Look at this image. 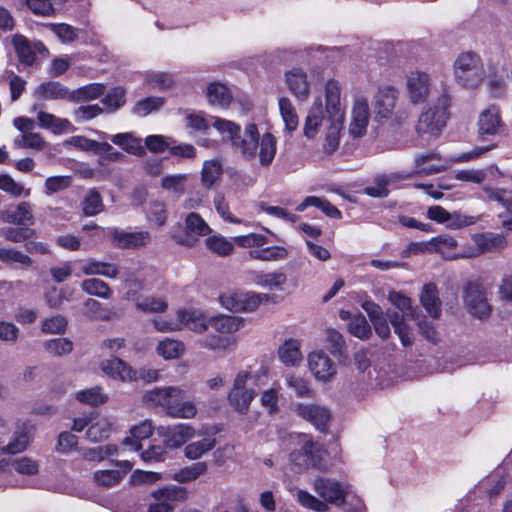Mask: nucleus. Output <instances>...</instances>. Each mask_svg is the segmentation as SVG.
Wrapping results in <instances>:
<instances>
[{"label":"nucleus","instance_id":"nucleus-1","mask_svg":"<svg viewBox=\"0 0 512 512\" xmlns=\"http://www.w3.org/2000/svg\"><path fill=\"white\" fill-rule=\"evenodd\" d=\"M185 125L192 132H205L210 123L201 112H189L185 116ZM211 125L223 140L230 141L244 159L254 160L258 157L263 167L272 164L277 151V140L271 132H265L260 136L254 123L247 124L242 132L240 125L218 117H211Z\"/></svg>","mask_w":512,"mask_h":512},{"label":"nucleus","instance_id":"nucleus-2","mask_svg":"<svg viewBox=\"0 0 512 512\" xmlns=\"http://www.w3.org/2000/svg\"><path fill=\"white\" fill-rule=\"evenodd\" d=\"M342 88L337 80L330 79L325 84V110L328 114V126L325 128L320 153L330 157L339 148L345 108L341 98Z\"/></svg>","mask_w":512,"mask_h":512},{"label":"nucleus","instance_id":"nucleus-3","mask_svg":"<svg viewBox=\"0 0 512 512\" xmlns=\"http://www.w3.org/2000/svg\"><path fill=\"white\" fill-rule=\"evenodd\" d=\"M312 487L322 499L302 489L296 491L295 498L300 505L316 512H327L328 504L336 506L344 504L346 497L351 492L349 484L325 477L314 479Z\"/></svg>","mask_w":512,"mask_h":512},{"label":"nucleus","instance_id":"nucleus-4","mask_svg":"<svg viewBox=\"0 0 512 512\" xmlns=\"http://www.w3.org/2000/svg\"><path fill=\"white\" fill-rule=\"evenodd\" d=\"M185 391L177 386L157 387L143 395V401L154 407H161L165 412L179 419H192L197 414V407L192 401H184Z\"/></svg>","mask_w":512,"mask_h":512},{"label":"nucleus","instance_id":"nucleus-5","mask_svg":"<svg viewBox=\"0 0 512 512\" xmlns=\"http://www.w3.org/2000/svg\"><path fill=\"white\" fill-rule=\"evenodd\" d=\"M455 82L465 89H476L485 79V69L481 57L471 51L460 53L453 62Z\"/></svg>","mask_w":512,"mask_h":512},{"label":"nucleus","instance_id":"nucleus-6","mask_svg":"<svg viewBox=\"0 0 512 512\" xmlns=\"http://www.w3.org/2000/svg\"><path fill=\"white\" fill-rule=\"evenodd\" d=\"M450 103L451 97L444 91L439 95L434 105L425 107L416 124L417 133L419 135L437 136L448 119Z\"/></svg>","mask_w":512,"mask_h":512},{"label":"nucleus","instance_id":"nucleus-7","mask_svg":"<svg viewBox=\"0 0 512 512\" xmlns=\"http://www.w3.org/2000/svg\"><path fill=\"white\" fill-rule=\"evenodd\" d=\"M325 450L323 446L306 434L298 435L294 450L290 454L291 465L297 472L321 466Z\"/></svg>","mask_w":512,"mask_h":512},{"label":"nucleus","instance_id":"nucleus-8","mask_svg":"<svg viewBox=\"0 0 512 512\" xmlns=\"http://www.w3.org/2000/svg\"><path fill=\"white\" fill-rule=\"evenodd\" d=\"M256 380V376L247 370L239 371L233 381V386L228 393L229 405L239 414L245 415L255 397V389L250 384Z\"/></svg>","mask_w":512,"mask_h":512},{"label":"nucleus","instance_id":"nucleus-9","mask_svg":"<svg viewBox=\"0 0 512 512\" xmlns=\"http://www.w3.org/2000/svg\"><path fill=\"white\" fill-rule=\"evenodd\" d=\"M463 303L467 311L479 319H486L491 315L492 307L488 302L486 289L478 282L465 285Z\"/></svg>","mask_w":512,"mask_h":512},{"label":"nucleus","instance_id":"nucleus-10","mask_svg":"<svg viewBox=\"0 0 512 512\" xmlns=\"http://www.w3.org/2000/svg\"><path fill=\"white\" fill-rule=\"evenodd\" d=\"M269 295L251 291H229L220 296L221 305L231 311H254L263 302L269 301Z\"/></svg>","mask_w":512,"mask_h":512},{"label":"nucleus","instance_id":"nucleus-11","mask_svg":"<svg viewBox=\"0 0 512 512\" xmlns=\"http://www.w3.org/2000/svg\"><path fill=\"white\" fill-rule=\"evenodd\" d=\"M370 121V107L368 98L361 92H355L353 95L351 116L349 123V134L354 137H362Z\"/></svg>","mask_w":512,"mask_h":512},{"label":"nucleus","instance_id":"nucleus-12","mask_svg":"<svg viewBox=\"0 0 512 512\" xmlns=\"http://www.w3.org/2000/svg\"><path fill=\"white\" fill-rule=\"evenodd\" d=\"M154 503L150 504L149 512H173L174 505L184 502L188 497L185 487L169 485L152 492Z\"/></svg>","mask_w":512,"mask_h":512},{"label":"nucleus","instance_id":"nucleus-13","mask_svg":"<svg viewBox=\"0 0 512 512\" xmlns=\"http://www.w3.org/2000/svg\"><path fill=\"white\" fill-rule=\"evenodd\" d=\"M307 362L309 371L318 382H331L337 374L336 363L322 349L310 352Z\"/></svg>","mask_w":512,"mask_h":512},{"label":"nucleus","instance_id":"nucleus-14","mask_svg":"<svg viewBox=\"0 0 512 512\" xmlns=\"http://www.w3.org/2000/svg\"><path fill=\"white\" fill-rule=\"evenodd\" d=\"M284 81L289 92L299 102H306L314 85V76L308 75L299 67H293L284 74Z\"/></svg>","mask_w":512,"mask_h":512},{"label":"nucleus","instance_id":"nucleus-15","mask_svg":"<svg viewBox=\"0 0 512 512\" xmlns=\"http://www.w3.org/2000/svg\"><path fill=\"white\" fill-rule=\"evenodd\" d=\"M157 433L163 438L165 447L178 449L196 435V430L188 423H177L171 426H159Z\"/></svg>","mask_w":512,"mask_h":512},{"label":"nucleus","instance_id":"nucleus-16","mask_svg":"<svg viewBox=\"0 0 512 512\" xmlns=\"http://www.w3.org/2000/svg\"><path fill=\"white\" fill-rule=\"evenodd\" d=\"M0 220L16 226L30 227L35 224L33 204L22 201L0 210Z\"/></svg>","mask_w":512,"mask_h":512},{"label":"nucleus","instance_id":"nucleus-17","mask_svg":"<svg viewBox=\"0 0 512 512\" xmlns=\"http://www.w3.org/2000/svg\"><path fill=\"white\" fill-rule=\"evenodd\" d=\"M398 99V91L390 85L379 87L373 98V109L376 119L391 118Z\"/></svg>","mask_w":512,"mask_h":512},{"label":"nucleus","instance_id":"nucleus-18","mask_svg":"<svg viewBox=\"0 0 512 512\" xmlns=\"http://www.w3.org/2000/svg\"><path fill=\"white\" fill-rule=\"evenodd\" d=\"M296 414L310 422L316 429L324 431L331 419L329 409L317 403H298L295 406Z\"/></svg>","mask_w":512,"mask_h":512},{"label":"nucleus","instance_id":"nucleus-19","mask_svg":"<svg viewBox=\"0 0 512 512\" xmlns=\"http://www.w3.org/2000/svg\"><path fill=\"white\" fill-rule=\"evenodd\" d=\"M210 231L206 221L198 213L191 212L185 218V234L176 237V241L181 245L193 246L199 237L208 235Z\"/></svg>","mask_w":512,"mask_h":512},{"label":"nucleus","instance_id":"nucleus-20","mask_svg":"<svg viewBox=\"0 0 512 512\" xmlns=\"http://www.w3.org/2000/svg\"><path fill=\"white\" fill-rule=\"evenodd\" d=\"M406 88L413 104L424 102L430 92V77L422 71H411L406 78Z\"/></svg>","mask_w":512,"mask_h":512},{"label":"nucleus","instance_id":"nucleus-21","mask_svg":"<svg viewBox=\"0 0 512 512\" xmlns=\"http://www.w3.org/2000/svg\"><path fill=\"white\" fill-rule=\"evenodd\" d=\"M415 170L410 173H404V175H410V178L414 175H434L441 173L447 169L445 162L441 160L440 155L437 152H423L417 154L414 159Z\"/></svg>","mask_w":512,"mask_h":512},{"label":"nucleus","instance_id":"nucleus-22","mask_svg":"<svg viewBox=\"0 0 512 512\" xmlns=\"http://www.w3.org/2000/svg\"><path fill=\"white\" fill-rule=\"evenodd\" d=\"M502 127L503 121L500 109L497 106L491 105L479 114L477 131L480 138L485 139L490 136H495Z\"/></svg>","mask_w":512,"mask_h":512},{"label":"nucleus","instance_id":"nucleus-23","mask_svg":"<svg viewBox=\"0 0 512 512\" xmlns=\"http://www.w3.org/2000/svg\"><path fill=\"white\" fill-rule=\"evenodd\" d=\"M108 234L115 245L123 249H138L146 246L151 241V235L148 231L124 232L113 227L108 228Z\"/></svg>","mask_w":512,"mask_h":512},{"label":"nucleus","instance_id":"nucleus-24","mask_svg":"<svg viewBox=\"0 0 512 512\" xmlns=\"http://www.w3.org/2000/svg\"><path fill=\"white\" fill-rule=\"evenodd\" d=\"M324 111L326 112L321 98H315L307 112L303 125V135L306 139L314 140L318 136L325 119Z\"/></svg>","mask_w":512,"mask_h":512},{"label":"nucleus","instance_id":"nucleus-25","mask_svg":"<svg viewBox=\"0 0 512 512\" xmlns=\"http://www.w3.org/2000/svg\"><path fill=\"white\" fill-rule=\"evenodd\" d=\"M33 110L36 111L37 125L42 129L48 130L55 135L75 130L73 124L66 118H60L52 113L37 110L36 105L33 106Z\"/></svg>","mask_w":512,"mask_h":512},{"label":"nucleus","instance_id":"nucleus-26","mask_svg":"<svg viewBox=\"0 0 512 512\" xmlns=\"http://www.w3.org/2000/svg\"><path fill=\"white\" fill-rule=\"evenodd\" d=\"M362 308L369 316L376 334L382 339L388 338L391 333L388 313H393L394 311H387L385 314L382 308L373 301H365L362 304Z\"/></svg>","mask_w":512,"mask_h":512},{"label":"nucleus","instance_id":"nucleus-27","mask_svg":"<svg viewBox=\"0 0 512 512\" xmlns=\"http://www.w3.org/2000/svg\"><path fill=\"white\" fill-rule=\"evenodd\" d=\"M102 371L114 380L131 382L137 379V370L119 358L107 359L101 363Z\"/></svg>","mask_w":512,"mask_h":512},{"label":"nucleus","instance_id":"nucleus-28","mask_svg":"<svg viewBox=\"0 0 512 512\" xmlns=\"http://www.w3.org/2000/svg\"><path fill=\"white\" fill-rule=\"evenodd\" d=\"M126 300L133 302L138 310L145 313H164L168 309V302L162 296H143L130 291Z\"/></svg>","mask_w":512,"mask_h":512},{"label":"nucleus","instance_id":"nucleus-29","mask_svg":"<svg viewBox=\"0 0 512 512\" xmlns=\"http://www.w3.org/2000/svg\"><path fill=\"white\" fill-rule=\"evenodd\" d=\"M12 43L19 61L29 66L34 63L36 53H42L46 50L41 42L30 43L28 39L22 35H14Z\"/></svg>","mask_w":512,"mask_h":512},{"label":"nucleus","instance_id":"nucleus-30","mask_svg":"<svg viewBox=\"0 0 512 512\" xmlns=\"http://www.w3.org/2000/svg\"><path fill=\"white\" fill-rule=\"evenodd\" d=\"M177 315L181 321V330L187 328L195 333H203L209 326L207 316L198 309L183 308L177 310Z\"/></svg>","mask_w":512,"mask_h":512},{"label":"nucleus","instance_id":"nucleus-31","mask_svg":"<svg viewBox=\"0 0 512 512\" xmlns=\"http://www.w3.org/2000/svg\"><path fill=\"white\" fill-rule=\"evenodd\" d=\"M34 97L42 100H68L71 101V92L57 81H48L39 84L34 90Z\"/></svg>","mask_w":512,"mask_h":512},{"label":"nucleus","instance_id":"nucleus-32","mask_svg":"<svg viewBox=\"0 0 512 512\" xmlns=\"http://www.w3.org/2000/svg\"><path fill=\"white\" fill-rule=\"evenodd\" d=\"M252 282L262 288L268 290H283L284 285L287 283V275L280 270L272 272H252Z\"/></svg>","mask_w":512,"mask_h":512},{"label":"nucleus","instance_id":"nucleus-33","mask_svg":"<svg viewBox=\"0 0 512 512\" xmlns=\"http://www.w3.org/2000/svg\"><path fill=\"white\" fill-rule=\"evenodd\" d=\"M431 251L439 253L447 260L462 259L460 257V248L458 242L452 236L442 235L434 237L430 240Z\"/></svg>","mask_w":512,"mask_h":512},{"label":"nucleus","instance_id":"nucleus-34","mask_svg":"<svg viewBox=\"0 0 512 512\" xmlns=\"http://www.w3.org/2000/svg\"><path fill=\"white\" fill-rule=\"evenodd\" d=\"M410 178V175H404V173H391L388 175H382L375 179L373 185L365 188V193L371 197L384 198L388 196V186Z\"/></svg>","mask_w":512,"mask_h":512},{"label":"nucleus","instance_id":"nucleus-35","mask_svg":"<svg viewBox=\"0 0 512 512\" xmlns=\"http://www.w3.org/2000/svg\"><path fill=\"white\" fill-rule=\"evenodd\" d=\"M111 141L126 153L142 157L145 155V147L141 138L133 132L118 133L111 136Z\"/></svg>","mask_w":512,"mask_h":512},{"label":"nucleus","instance_id":"nucleus-36","mask_svg":"<svg viewBox=\"0 0 512 512\" xmlns=\"http://www.w3.org/2000/svg\"><path fill=\"white\" fill-rule=\"evenodd\" d=\"M81 270L87 276L99 275L109 279H115L120 275V269L116 264L96 259L86 260Z\"/></svg>","mask_w":512,"mask_h":512},{"label":"nucleus","instance_id":"nucleus-37","mask_svg":"<svg viewBox=\"0 0 512 512\" xmlns=\"http://www.w3.org/2000/svg\"><path fill=\"white\" fill-rule=\"evenodd\" d=\"M205 95L210 105L220 108H227L233 99L230 89L221 82H211L208 84Z\"/></svg>","mask_w":512,"mask_h":512},{"label":"nucleus","instance_id":"nucleus-38","mask_svg":"<svg viewBox=\"0 0 512 512\" xmlns=\"http://www.w3.org/2000/svg\"><path fill=\"white\" fill-rule=\"evenodd\" d=\"M300 348L299 340L293 338L285 340L278 349L280 361L288 367L299 366L303 359Z\"/></svg>","mask_w":512,"mask_h":512},{"label":"nucleus","instance_id":"nucleus-39","mask_svg":"<svg viewBox=\"0 0 512 512\" xmlns=\"http://www.w3.org/2000/svg\"><path fill=\"white\" fill-rule=\"evenodd\" d=\"M420 301L430 317L434 319H438L440 317L442 312L441 300L439 299L436 285L432 283L424 285L420 295Z\"/></svg>","mask_w":512,"mask_h":512},{"label":"nucleus","instance_id":"nucleus-40","mask_svg":"<svg viewBox=\"0 0 512 512\" xmlns=\"http://www.w3.org/2000/svg\"><path fill=\"white\" fill-rule=\"evenodd\" d=\"M477 247L480 256L486 253L500 252L507 247V239L504 234L484 232L478 233Z\"/></svg>","mask_w":512,"mask_h":512},{"label":"nucleus","instance_id":"nucleus-41","mask_svg":"<svg viewBox=\"0 0 512 512\" xmlns=\"http://www.w3.org/2000/svg\"><path fill=\"white\" fill-rule=\"evenodd\" d=\"M389 322L391 323L395 334L399 337L401 344L404 347H410L415 341V334L413 329L406 323L404 315H400L399 312L394 311L388 313Z\"/></svg>","mask_w":512,"mask_h":512},{"label":"nucleus","instance_id":"nucleus-42","mask_svg":"<svg viewBox=\"0 0 512 512\" xmlns=\"http://www.w3.org/2000/svg\"><path fill=\"white\" fill-rule=\"evenodd\" d=\"M216 446V439L212 435L188 443L183 450L184 456L189 460H198L212 451Z\"/></svg>","mask_w":512,"mask_h":512},{"label":"nucleus","instance_id":"nucleus-43","mask_svg":"<svg viewBox=\"0 0 512 512\" xmlns=\"http://www.w3.org/2000/svg\"><path fill=\"white\" fill-rule=\"evenodd\" d=\"M209 325L220 334L232 335L244 326V320L237 316L220 315L210 319Z\"/></svg>","mask_w":512,"mask_h":512},{"label":"nucleus","instance_id":"nucleus-44","mask_svg":"<svg viewBox=\"0 0 512 512\" xmlns=\"http://www.w3.org/2000/svg\"><path fill=\"white\" fill-rule=\"evenodd\" d=\"M278 108L285 131L288 133L295 131L298 127L299 119L292 101L288 97L282 96L278 99Z\"/></svg>","mask_w":512,"mask_h":512},{"label":"nucleus","instance_id":"nucleus-45","mask_svg":"<svg viewBox=\"0 0 512 512\" xmlns=\"http://www.w3.org/2000/svg\"><path fill=\"white\" fill-rule=\"evenodd\" d=\"M131 437L125 438L123 444L131 450L138 451L141 449L140 440L149 438L153 433V425L150 420H145L131 428Z\"/></svg>","mask_w":512,"mask_h":512},{"label":"nucleus","instance_id":"nucleus-46","mask_svg":"<svg viewBox=\"0 0 512 512\" xmlns=\"http://www.w3.org/2000/svg\"><path fill=\"white\" fill-rule=\"evenodd\" d=\"M184 352V343L173 338H164L160 340L156 346V353L165 360L178 359Z\"/></svg>","mask_w":512,"mask_h":512},{"label":"nucleus","instance_id":"nucleus-47","mask_svg":"<svg viewBox=\"0 0 512 512\" xmlns=\"http://www.w3.org/2000/svg\"><path fill=\"white\" fill-rule=\"evenodd\" d=\"M144 82L153 89L165 91L176 84V76L169 72L151 71L145 73Z\"/></svg>","mask_w":512,"mask_h":512},{"label":"nucleus","instance_id":"nucleus-48","mask_svg":"<svg viewBox=\"0 0 512 512\" xmlns=\"http://www.w3.org/2000/svg\"><path fill=\"white\" fill-rule=\"evenodd\" d=\"M112 422L105 416H92L91 424L87 429V437L92 442L106 439L111 431Z\"/></svg>","mask_w":512,"mask_h":512},{"label":"nucleus","instance_id":"nucleus-49","mask_svg":"<svg viewBox=\"0 0 512 512\" xmlns=\"http://www.w3.org/2000/svg\"><path fill=\"white\" fill-rule=\"evenodd\" d=\"M208 469L206 462H195L189 466H185L173 473L171 478L178 483H189L197 480L206 473Z\"/></svg>","mask_w":512,"mask_h":512},{"label":"nucleus","instance_id":"nucleus-50","mask_svg":"<svg viewBox=\"0 0 512 512\" xmlns=\"http://www.w3.org/2000/svg\"><path fill=\"white\" fill-rule=\"evenodd\" d=\"M288 250L284 246H270L260 249H251L248 255L251 259L260 261H281L288 257Z\"/></svg>","mask_w":512,"mask_h":512},{"label":"nucleus","instance_id":"nucleus-51","mask_svg":"<svg viewBox=\"0 0 512 512\" xmlns=\"http://www.w3.org/2000/svg\"><path fill=\"white\" fill-rule=\"evenodd\" d=\"M314 206L321 209L328 217L339 219L341 218L340 210L328 202L326 199L319 198L316 196L306 197L297 207L296 210L299 212L304 211L307 207Z\"/></svg>","mask_w":512,"mask_h":512},{"label":"nucleus","instance_id":"nucleus-52","mask_svg":"<svg viewBox=\"0 0 512 512\" xmlns=\"http://www.w3.org/2000/svg\"><path fill=\"white\" fill-rule=\"evenodd\" d=\"M222 165L218 160H207L201 170V183L205 188H211L221 178Z\"/></svg>","mask_w":512,"mask_h":512},{"label":"nucleus","instance_id":"nucleus-53","mask_svg":"<svg viewBox=\"0 0 512 512\" xmlns=\"http://www.w3.org/2000/svg\"><path fill=\"white\" fill-rule=\"evenodd\" d=\"M81 288L85 293L103 299H109L112 295V290L109 285L98 278H88L83 280Z\"/></svg>","mask_w":512,"mask_h":512},{"label":"nucleus","instance_id":"nucleus-54","mask_svg":"<svg viewBox=\"0 0 512 512\" xmlns=\"http://www.w3.org/2000/svg\"><path fill=\"white\" fill-rule=\"evenodd\" d=\"M75 398L82 404L97 406L104 404L108 400V396L102 391V388L95 386L92 388L78 391Z\"/></svg>","mask_w":512,"mask_h":512},{"label":"nucleus","instance_id":"nucleus-55","mask_svg":"<svg viewBox=\"0 0 512 512\" xmlns=\"http://www.w3.org/2000/svg\"><path fill=\"white\" fill-rule=\"evenodd\" d=\"M285 383L289 389L295 392L297 397L311 398L314 396V391L308 381L301 376L290 373L286 374Z\"/></svg>","mask_w":512,"mask_h":512},{"label":"nucleus","instance_id":"nucleus-56","mask_svg":"<svg viewBox=\"0 0 512 512\" xmlns=\"http://www.w3.org/2000/svg\"><path fill=\"white\" fill-rule=\"evenodd\" d=\"M105 92L104 85L100 83H92L83 86L71 92V102H82L94 100L103 95Z\"/></svg>","mask_w":512,"mask_h":512},{"label":"nucleus","instance_id":"nucleus-57","mask_svg":"<svg viewBox=\"0 0 512 512\" xmlns=\"http://www.w3.org/2000/svg\"><path fill=\"white\" fill-rule=\"evenodd\" d=\"M36 234L35 229L25 226L6 227L0 230V235L7 241L19 243L26 241Z\"/></svg>","mask_w":512,"mask_h":512},{"label":"nucleus","instance_id":"nucleus-58","mask_svg":"<svg viewBox=\"0 0 512 512\" xmlns=\"http://www.w3.org/2000/svg\"><path fill=\"white\" fill-rule=\"evenodd\" d=\"M13 144L17 148L42 150L45 146V139L40 133L32 131L16 137Z\"/></svg>","mask_w":512,"mask_h":512},{"label":"nucleus","instance_id":"nucleus-59","mask_svg":"<svg viewBox=\"0 0 512 512\" xmlns=\"http://www.w3.org/2000/svg\"><path fill=\"white\" fill-rule=\"evenodd\" d=\"M236 343L237 338L236 336L233 335H210L207 336L206 339L203 341V346L211 350L225 351L235 347Z\"/></svg>","mask_w":512,"mask_h":512},{"label":"nucleus","instance_id":"nucleus-60","mask_svg":"<svg viewBox=\"0 0 512 512\" xmlns=\"http://www.w3.org/2000/svg\"><path fill=\"white\" fill-rule=\"evenodd\" d=\"M388 300L400 311V315H404V317H413L414 309L412 307L411 299L408 296L401 292L392 290L388 293Z\"/></svg>","mask_w":512,"mask_h":512},{"label":"nucleus","instance_id":"nucleus-61","mask_svg":"<svg viewBox=\"0 0 512 512\" xmlns=\"http://www.w3.org/2000/svg\"><path fill=\"white\" fill-rule=\"evenodd\" d=\"M187 174L167 175L161 180V187L164 190L182 195L186 190Z\"/></svg>","mask_w":512,"mask_h":512},{"label":"nucleus","instance_id":"nucleus-62","mask_svg":"<svg viewBox=\"0 0 512 512\" xmlns=\"http://www.w3.org/2000/svg\"><path fill=\"white\" fill-rule=\"evenodd\" d=\"M280 389L269 388L260 395L261 406L271 415L279 412Z\"/></svg>","mask_w":512,"mask_h":512},{"label":"nucleus","instance_id":"nucleus-63","mask_svg":"<svg viewBox=\"0 0 512 512\" xmlns=\"http://www.w3.org/2000/svg\"><path fill=\"white\" fill-rule=\"evenodd\" d=\"M165 103V99L163 97H147L142 99L136 103L134 106V113L138 116L144 117L150 114L153 111H157L160 109Z\"/></svg>","mask_w":512,"mask_h":512},{"label":"nucleus","instance_id":"nucleus-64","mask_svg":"<svg viewBox=\"0 0 512 512\" xmlns=\"http://www.w3.org/2000/svg\"><path fill=\"white\" fill-rule=\"evenodd\" d=\"M30 442V437L25 431H16L10 442L2 447V452L7 454H17L24 451Z\"/></svg>","mask_w":512,"mask_h":512}]
</instances>
